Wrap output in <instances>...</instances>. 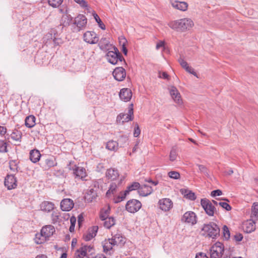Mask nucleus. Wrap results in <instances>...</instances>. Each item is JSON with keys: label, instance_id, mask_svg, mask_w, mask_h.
I'll use <instances>...</instances> for the list:
<instances>
[{"label": "nucleus", "instance_id": "obj_23", "mask_svg": "<svg viewBox=\"0 0 258 258\" xmlns=\"http://www.w3.org/2000/svg\"><path fill=\"white\" fill-rule=\"evenodd\" d=\"M103 251L106 253L110 254L113 251V248L115 247V244L111 241V238L105 239L102 242Z\"/></svg>", "mask_w": 258, "mask_h": 258}, {"label": "nucleus", "instance_id": "obj_47", "mask_svg": "<svg viewBox=\"0 0 258 258\" xmlns=\"http://www.w3.org/2000/svg\"><path fill=\"white\" fill-rule=\"evenodd\" d=\"M168 175L171 178L177 179L180 178V174L179 172L175 171H172L168 172Z\"/></svg>", "mask_w": 258, "mask_h": 258}, {"label": "nucleus", "instance_id": "obj_53", "mask_svg": "<svg viewBox=\"0 0 258 258\" xmlns=\"http://www.w3.org/2000/svg\"><path fill=\"white\" fill-rule=\"evenodd\" d=\"M141 133V130L140 129L139 125L136 123L135 126V130L134 132V136L135 137H138Z\"/></svg>", "mask_w": 258, "mask_h": 258}, {"label": "nucleus", "instance_id": "obj_32", "mask_svg": "<svg viewBox=\"0 0 258 258\" xmlns=\"http://www.w3.org/2000/svg\"><path fill=\"white\" fill-rule=\"evenodd\" d=\"M102 220L104 221V226L107 229L110 228L115 224V220L112 217H109Z\"/></svg>", "mask_w": 258, "mask_h": 258}, {"label": "nucleus", "instance_id": "obj_10", "mask_svg": "<svg viewBox=\"0 0 258 258\" xmlns=\"http://www.w3.org/2000/svg\"><path fill=\"white\" fill-rule=\"evenodd\" d=\"M83 39L84 41L91 44H96L99 41V38L97 34L94 31H88L84 34Z\"/></svg>", "mask_w": 258, "mask_h": 258}, {"label": "nucleus", "instance_id": "obj_44", "mask_svg": "<svg viewBox=\"0 0 258 258\" xmlns=\"http://www.w3.org/2000/svg\"><path fill=\"white\" fill-rule=\"evenodd\" d=\"M60 217L59 213L57 211H54L51 214V220L53 223H56L59 221Z\"/></svg>", "mask_w": 258, "mask_h": 258}, {"label": "nucleus", "instance_id": "obj_25", "mask_svg": "<svg viewBox=\"0 0 258 258\" xmlns=\"http://www.w3.org/2000/svg\"><path fill=\"white\" fill-rule=\"evenodd\" d=\"M73 201L70 199H65L60 203V208L63 211H69L74 207Z\"/></svg>", "mask_w": 258, "mask_h": 258}, {"label": "nucleus", "instance_id": "obj_42", "mask_svg": "<svg viewBox=\"0 0 258 258\" xmlns=\"http://www.w3.org/2000/svg\"><path fill=\"white\" fill-rule=\"evenodd\" d=\"M63 0H48L49 6L53 8L58 7L62 3Z\"/></svg>", "mask_w": 258, "mask_h": 258}, {"label": "nucleus", "instance_id": "obj_30", "mask_svg": "<svg viewBox=\"0 0 258 258\" xmlns=\"http://www.w3.org/2000/svg\"><path fill=\"white\" fill-rule=\"evenodd\" d=\"M52 31L54 32V31L52 30L51 33H49L46 35L45 37H44V41L46 39L48 40L49 38L53 39V41L55 45H58L62 43V41L60 38H56L55 36H52Z\"/></svg>", "mask_w": 258, "mask_h": 258}, {"label": "nucleus", "instance_id": "obj_28", "mask_svg": "<svg viewBox=\"0 0 258 258\" xmlns=\"http://www.w3.org/2000/svg\"><path fill=\"white\" fill-rule=\"evenodd\" d=\"M54 208V205L48 201H44L40 205V209L44 212H50L53 210Z\"/></svg>", "mask_w": 258, "mask_h": 258}, {"label": "nucleus", "instance_id": "obj_18", "mask_svg": "<svg viewBox=\"0 0 258 258\" xmlns=\"http://www.w3.org/2000/svg\"><path fill=\"white\" fill-rule=\"evenodd\" d=\"M113 76L115 80L121 81L124 80L126 76L125 70L122 67H117L113 72Z\"/></svg>", "mask_w": 258, "mask_h": 258}, {"label": "nucleus", "instance_id": "obj_58", "mask_svg": "<svg viewBox=\"0 0 258 258\" xmlns=\"http://www.w3.org/2000/svg\"><path fill=\"white\" fill-rule=\"evenodd\" d=\"M222 192L220 189L213 190L211 192V195L212 197L219 196L222 195Z\"/></svg>", "mask_w": 258, "mask_h": 258}, {"label": "nucleus", "instance_id": "obj_36", "mask_svg": "<svg viewBox=\"0 0 258 258\" xmlns=\"http://www.w3.org/2000/svg\"><path fill=\"white\" fill-rule=\"evenodd\" d=\"M140 186V184L139 182H134L127 187V188L124 191V192L126 195H127L131 191L135 190L136 189L139 190Z\"/></svg>", "mask_w": 258, "mask_h": 258}, {"label": "nucleus", "instance_id": "obj_52", "mask_svg": "<svg viewBox=\"0 0 258 258\" xmlns=\"http://www.w3.org/2000/svg\"><path fill=\"white\" fill-rule=\"evenodd\" d=\"M178 62L180 63V66L182 67V68L184 70H185L186 68H187L188 66H189L187 62L182 58H180L178 59Z\"/></svg>", "mask_w": 258, "mask_h": 258}, {"label": "nucleus", "instance_id": "obj_48", "mask_svg": "<svg viewBox=\"0 0 258 258\" xmlns=\"http://www.w3.org/2000/svg\"><path fill=\"white\" fill-rule=\"evenodd\" d=\"M177 152L175 149L172 148L170 151L169 158L170 160L171 161H173L176 160L177 157Z\"/></svg>", "mask_w": 258, "mask_h": 258}, {"label": "nucleus", "instance_id": "obj_14", "mask_svg": "<svg viewBox=\"0 0 258 258\" xmlns=\"http://www.w3.org/2000/svg\"><path fill=\"white\" fill-rule=\"evenodd\" d=\"M16 178L12 174H8L5 177L4 184L8 190L16 188L17 186Z\"/></svg>", "mask_w": 258, "mask_h": 258}, {"label": "nucleus", "instance_id": "obj_37", "mask_svg": "<svg viewBox=\"0 0 258 258\" xmlns=\"http://www.w3.org/2000/svg\"><path fill=\"white\" fill-rule=\"evenodd\" d=\"M110 211L109 206L104 208L100 212V218L101 220H104L105 218H109V215Z\"/></svg>", "mask_w": 258, "mask_h": 258}, {"label": "nucleus", "instance_id": "obj_39", "mask_svg": "<svg viewBox=\"0 0 258 258\" xmlns=\"http://www.w3.org/2000/svg\"><path fill=\"white\" fill-rule=\"evenodd\" d=\"M45 164L44 168L46 169L55 166L56 162L52 158H48L45 160Z\"/></svg>", "mask_w": 258, "mask_h": 258}, {"label": "nucleus", "instance_id": "obj_33", "mask_svg": "<svg viewBox=\"0 0 258 258\" xmlns=\"http://www.w3.org/2000/svg\"><path fill=\"white\" fill-rule=\"evenodd\" d=\"M48 240L41 233V232L36 233L34 238L35 242L37 244H41L44 243Z\"/></svg>", "mask_w": 258, "mask_h": 258}, {"label": "nucleus", "instance_id": "obj_20", "mask_svg": "<svg viewBox=\"0 0 258 258\" xmlns=\"http://www.w3.org/2000/svg\"><path fill=\"white\" fill-rule=\"evenodd\" d=\"M111 241L115 246L121 247L125 242V238L121 234L117 233L112 236Z\"/></svg>", "mask_w": 258, "mask_h": 258}, {"label": "nucleus", "instance_id": "obj_29", "mask_svg": "<svg viewBox=\"0 0 258 258\" xmlns=\"http://www.w3.org/2000/svg\"><path fill=\"white\" fill-rule=\"evenodd\" d=\"M41 154L38 150H32L30 152V159L33 163H36L39 161Z\"/></svg>", "mask_w": 258, "mask_h": 258}, {"label": "nucleus", "instance_id": "obj_27", "mask_svg": "<svg viewBox=\"0 0 258 258\" xmlns=\"http://www.w3.org/2000/svg\"><path fill=\"white\" fill-rule=\"evenodd\" d=\"M153 190L151 186L144 184L140 186L138 192L140 196L146 197L150 195L153 192Z\"/></svg>", "mask_w": 258, "mask_h": 258}, {"label": "nucleus", "instance_id": "obj_1", "mask_svg": "<svg viewBox=\"0 0 258 258\" xmlns=\"http://www.w3.org/2000/svg\"><path fill=\"white\" fill-rule=\"evenodd\" d=\"M168 26L177 32H184L190 30L194 26V23L191 19L184 18L171 21L168 23Z\"/></svg>", "mask_w": 258, "mask_h": 258}, {"label": "nucleus", "instance_id": "obj_40", "mask_svg": "<svg viewBox=\"0 0 258 258\" xmlns=\"http://www.w3.org/2000/svg\"><path fill=\"white\" fill-rule=\"evenodd\" d=\"M127 195L125 194L124 191L120 192L119 195L117 197H114L113 199V201L115 203H119L123 200H124L125 198V197Z\"/></svg>", "mask_w": 258, "mask_h": 258}, {"label": "nucleus", "instance_id": "obj_31", "mask_svg": "<svg viewBox=\"0 0 258 258\" xmlns=\"http://www.w3.org/2000/svg\"><path fill=\"white\" fill-rule=\"evenodd\" d=\"M118 148V143L113 140L109 141L106 145V148L110 151H116Z\"/></svg>", "mask_w": 258, "mask_h": 258}, {"label": "nucleus", "instance_id": "obj_15", "mask_svg": "<svg viewBox=\"0 0 258 258\" xmlns=\"http://www.w3.org/2000/svg\"><path fill=\"white\" fill-rule=\"evenodd\" d=\"M159 208L164 211H169L173 207V203L172 201L168 198H164L161 199L158 202Z\"/></svg>", "mask_w": 258, "mask_h": 258}, {"label": "nucleus", "instance_id": "obj_3", "mask_svg": "<svg viewBox=\"0 0 258 258\" xmlns=\"http://www.w3.org/2000/svg\"><path fill=\"white\" fill-rule=\"evenodd\" d=\"M113 51H109L106 54V58L112 64H121L125 63L124 59L116 47H113Z\"/></svg>", "mask_w": 258, "mask_h": 258}, {"label": "nucleus", "instance_id": "obj_24", "mask_svg": "<svg viewBox=\"0 0 258 258\" xmlns=\"http://www.w3.org/2000/svg\"><path fill=\"white\" fill-rule=\"evenodd\" d=\"M243 231L246 233H251L255 229V225L252 220H248L243 222L242 225Z\"/></svg>", "mask_w": 258, "mask_h": 258}, {"label": "nucleus", "instance_id": "obj_41", "mask_svg": "<svg viewBox=\"0 0 258 258\" xmlns=\"http://www.w3.org/2000/svg\"><path fill=\"white\" fill-rule=\"evenodd\" d=\"M93 16L94 17V18L95 19L96 22L98 23L99 27L102 30H105L106 27L105 25L103 23V22L101 21V19H100L98 15L95 13H94L93 14Z\"/></svg>", "mask_w": 258, "mask_h": 258}, {"label": "nucleus", "instance_id": "obj_45", "mask_svg": "<svg viewBox=\"0 0 258 258\" xmlns=\"http://www.w3.org/2000/svg\"><path fill=\"white\" fill-rule=\"evenodd\" d=\"M222 229L223 236L226 239H228L230 236V233L229 228L226 225H224L223 226Z\"/></svg>", "mask_w": 258, "mask_h": 258}, {"label": "nucleus", "instance_id": "obj_19", "mask_svg": "<svg viewBox=\"0 0 258 258\" xmlns=\"http://www.w3.org/2000/svg\"><path fill=\"white\" fill-rule=\"evenodd\" d=\"M70 170H72L70 168ZM73 173L76 176V178H79L83 179L87 175L86 171L85 168L82 167L77 166L75 165L74 167L72 168Z\"/></svg>", "mask_w": 258, "mask_h": 258}, {"label": "nucleus", "instance_id": "obj_46", "mask_svg": "<svg viewBox=\"0 0 258 258\" xmlns=\"http://www.w3.org/2000/svg\"><path fill=\"white\" fill-rule=\"evenodd\" d=\"M184 197L190 200H195L196 199V196L194 192L191 191H186L184 194Z\"/></svg>", "mask_w": 258, "mask_h": 258}, {"label": "nucleus", "instance_id": "obj_57", "mask_svg": "<svg viewBox=\"0 0 258 258\" xmlns=\"http://www.w3.org/2000/svg\"><path fill=\"white\" fill-rule=\"evenodd\" d=\"M158 74H159L158 77L160 78H162V79H167V80H169V76H168V75L167 74V73H166V72H161L159 71Z\"/></svg>", "mask_w": 258, "mask_h": 258}, {"label": "nucleus", "instance_id": "obj_64", "mask_svg": "<svg viewBox=\"0 0 258 258\" xmlns=\"http://www.w3.org/2000/svg\"><path fill=\"white\" fill-rule=\"evenodd\" d=\"M71 225L75 226L76 219L75 217H72L70 219Z\"/></svg>", "mask_w": 258, "mask_h": 258}, {"label": "nucleus", "instance_id": "obj_17", "mask_svg": "<svg viewBox=\"0 0 258 258\" xmlns=\"http://www.w3.org/2000/svg\"><path fill=\"white\" fill-rule=\"evenodd\" d=\"M170 4L173 8L183 12L186 11L188 6V4L185 2L175 0H170Z\"/></svg>", "mask_w": 258, "mask_h": 258}, {"label": "nucleus", "instance_id": "obj_2", "mask_svg": "<svg viewBox=\"0 0 258 258\" xmlns=\"http://www.w3.org/2000/svg\"><path fill=\"white\" fill-rule=\"evenodd\" d=\"M220 229L214 222L204 224L201 228V233L203 236L216 239L220 235Z\"/></svg>", "mask_w": 258, "mask_h": 258}, {"label": "nucleus", "instance_id": "obj_35", "mask_svg": "<svg viewBox=\"0 0 258 258\" xmlns=\"http://www.w3.org/2000/svg\"><path fill=\"white\" fill-rule=\"evenodd\" d=\"M22 137V133L18 130H14L10 135V138L13 141L20 142Z\"/></svg>", "mask_w": 258, "mask_h": 258}, {"label": "nucleus", "instance_id": "obj_8", "mask_svg": "<svg viewBox=\"0 0 258 258\" xmlns=\"http://www.w3.org/2000/svg\"><path fill=\"white\" fill-rule=\"evenodd\" d=\"M94 249L91 245L82 246L77 251V256L79 258H83L85 256L90 258V256L94 253Z\"/></svg>", "mask_w": 258, "mask_h": 258}, {"label": "nucleus", "instance_id": "obj_5", "mask_svg": "<svg viewBox=\"0 0 258 258\" xmlns=\"http://www.w3.org/2000/svg\"><path fill=\"white\" fill-rule=\"evenodd\" d=\"M224 250L223 244L217 242L210 248L211 258H221Z\"/></svg>", "mask_w": 258, "mask_h": 258}, {"label": "nucleus", "instance_id": "obj_38", "mask_svg": "<svg viewBox=\"0 0 258 258\" xmlns=\"http://www.w3.org/2000/svg\"><path fill=\"white\" fill-rule=\"evenodd\" d=\"M109 41L107 38H102L99 43V46L101 49L104 50L107 48L109 45Z\"/></svg>", "mask_w": 258, "mask_h": 258}, {"label": "nucleus", "instance_id": "obj_21", "mask_svg": "<svg viewBox=\"0 0 258 258\" xmlns=\"http://www.w3.org/2000/svg\"><path fill=\"white\" fill-rule=\"evenodd\" d=\"M55 229L52 225H48L43 226L40 232L47 238L48 240L49 238L52 236L55 232Z\"/></svg>", "mask_w": 258, "mask_h": 258}, {"label": "nucleus", "instance_id": "obj_50", "mask_svg": "<svg viewBox=\"0 0 258 258\" xmlns=\"http://www.w3.org/2000/svg\"><path fill=\"white\" fill-rule=\"evenodd\" d=\"M219 205L227 211L231 210V207L227 203L224 202H219Z\"/></svg>", "mask_w": 258, "mask_h": 258}, {"label": "nucleus", "instance_id": "obj_11", "mask_svg": "<svg viewBox=\"0 0 258 258\" xmlns=\"http://www.w3.org/2000/svg\"><path fill=\"white\" fill-rule=\"evenodd\" d=\"M181 221L191 225H194L197 222V217L194 212L187 211L183 214L181 218Z\"/></svg>", "mask_w": 258, "mask_h": 258}, {"label": "nucleus", "instance_id": "obj_43", "mask_svg": "<svg viewBox=\"0 0 258 258\" xmlns=\"http://www.w3.org/2000/svg\"><path fill=\"white\" fill-rule=\"evenodd\" d=\"M117 142L120 147H124L128 142V138L126 136H121L118 140Z\"/></svg>", "mask_w": 258, "mask_h": 258}, {"label": "nucleus", "instance_id": "obj_7", "mask_svg": "<svg viewBox=\"0 0 258 258\" xmlns=\"http://www.w3.org/2000/svg\"><path fill=\"white\" fill-rule=\"evenodd\" d=\"M130 106L127 113H120L117 116L116 121L118 123L122 124L123 123L131 121L133 119V105L132 104Z\"/></svg>", "mask_w": 258, "mask_h": 258}, {"label": "nucleus", "instance_id": "obj_49", "mask_svg": "<svg viewBox=\"0 0 258 258\" xmlns=\"http://www.w3.org/2000/svg\"><path fill=\"white\" fill-rule=\"evenodd\" d=\"M7 152V144L4 141H0V152Z\"/></svg>", "mask_w": 258, "mask_h": 258}, {"label": "nucleus", "instance_id": "obj_9", "mask_svg": "<svg viewBox=\"0 0 258 258\" xmlns=\"http://www.w3.org/2000/svg\"><path fill=\"white\" fill-rule=\"evenodd\" d=\"M141 207L142 204L139 201L133 199L127 202L125 208L128 212L131 213H135L138 211Z\"/></svg>", "mask_w": 258, "mask_h": 258}, {"label": "nucleus", "instance_id": "obj_59", "mask_svg": "<svg viewBox=\"0 0 258 258\" xmlns=\"http://www.w3.org/2000/svg\"><path fill=\"white\" fill-rule=\"evenodd\" d=\"M198 166L201 172H202L205 174H208L207 168L205 166L203 165H198Z\"/></svg>", "mask_w": 258, "mask_h": 258}, {"label": "nucleus", "instance_id": "obj_13", "mask_svg": "<svg viewBox=\"0 0 258 258\" xmlns=\"http://www.w3.org/2000/svg\"><path fill=\"white\" fill-rule=\"evenodd\" d=\"M105 176L107 179L111 182H116V180H120L121 177L119 176V173L117 169L112 168L106 170Z\"/></svg>", "mask_w": 258, "mask_h": 258}, {"label": "nucleus", "instance_id": "obj_55", "mask_svg": "<svg viewBox=\"0 0 258 258\" xmlns=\"http://www.w3.org/2000/svg\"><path fill=\"white\" fill-rule=\"evenodd\" d=\"M74 1L78 4L81 7L86 8L88 7L87 3L85 0H75Z\"/></svg>", "mask_w": 258, "mask_h": 258}, {"label": "nucleus", "instance_id": "obj_62", "mask_svg": "<svg viewBox=\"0 0 258 258\" xmlns=\"http://www.w3.org/2000/svg\"><path fill=\"white\" fill-rule=\"evenodd\" d=\"M7 131V128L5 126L0 125V136H4L6 134Z\"/></svg>", "mask_w": 258, "mask_h": 258}, {"label": "nucleus", "instance_id": "obj_6", "mask_svg": "<svg viewBox=\"0 0 258 258\" xmlns=\"http://www.w3.org/2000/svg\"><path fill=\"white\" fill-rule=\"evenodd\" d=\"M124 177L121 176L120 180H116V182H111L109 185V189L106 193V197L108 198L112 196H115L118 191L119 186L121 185Z\"/></svg>", "mask_w": 258, "mask_h": 258}, {"label": "nucleus", "instance_id": "obj_51", "mask_svg": "<svg viewBox=\"0 0 258 258\" xmlns=\"http://www.w3.org/2000/svg\"><path fill=\"white\" fill-rule=\"evenodd\" d=\"M118 39H119V43L121 46H126V44L127 43V41L124 36H121L119 37Z\"/></svg>", "mask_w": 258, "mask_h": 258}, {"label": "nucleus", "instance_id": "obj_60", "mask_svg": "<svg viewBox=\"0 0 258 258\" xmlns=\"http://www.w3.org/2000/svg\"><path fill=\"white\" fill-rule=\"evenodd\" d=\"M234 239L236 241H240L243 239V236L240 233H237L234 235Z\"/></svg>", "mask_w": 258, "mask_h": 258}, {"label": "nucleus", "instance_id": "obj_22", "mask_svg": "<svg viewBox=\"0 0 258 258\" xmlns=\"http://www.w3.org/2000/svg\"><path fill=\"white\" fill-rule=\"evenodd\" d=\"M119 96L121 100L127 102L132 98V92L128 88H123L120 90Z\"/></svg>", "mask_w": 258, "mask_h": 258}, {"label": "nucleus", "instance_id": "obj_16", "mask_svg": "<svg viewBox=\"0 0 258 258\" xmlns=\"http://www.w3.org/2000/svg\"><path fill=\"white\" fill-rule=\"evenodd\" d=\"M169 91L174 101L179 105L181 104L182 102V99L180 94L177 88L174 86H171L169 88Z\"/></svg>", "mask_w": 258, "mask_h": 258}, {"label": "nucleus", "instance_id": "obj_4", "mask_svg": "<svg viewBox=\"0 0 258 258\" xmlns=\"http://www.w3.org/2000/svg\"><path fill=\"white\" fill-rule=\"evenodd\" d=\"M201 204L208 216H213L215 214H217V211L216 207L209 200L207 199H201Z\"/></svg>", "mask_w": 258, "mask_h": 258}, {"label": "nucleus", "instance_id": "obj_12", "mask_svg": "<svg viewBox=\"0 0 258 258\" xmlns=\"http://www.w3.org/2000/svg\"><path fill=\"white\" fill-rule=\"evenodd\" d=\"M87 23V19L86 17L82 14H79L76 17L74 21V24L77 27V31H80L86 27Z\"/></svg>", "mask_w": 258, "mask_h": 258}, {"label": "nucleus", "instance_id": "obj_61", "mask_svg": "<svg viewBox=\"0 0 258 258\" xmlns=\"http://www.w3.org/2000/svg\"><path fill=\"white\" fill-rule=\"evenodd\" d=\"M195 258H208V257L206 253L200 252L197 253Z\"/></svg>", "mask_w": 258, "mask_h": 258}, {"label": "nucleus", "instance_id": "obj_34", "mask_svg": "<svg viewBox=\"0 0 258 258\" xmlns=\"http://www.w3.org/2000/svg\"><path fill=\"white\" fill-rule=\"evenodd\" d=\"M35 117L33 115H29L25 119V125L27 127L31 128L35 125Z\"/></svg>", "mask_w": 258, "mask_h": 258}, {"label": "nucleus", "instance_id": "obj_26", "mask_svg": "<svg viewBox=\"0 0 258 258\" xmlns=\"http://www.w3.org/2000/svg\"><path fill=\"white\" fill-rule=\"evenodd\" d=\"M98 229V226H93L88 229L87 232L83 235L84 240L86 241L91 240L96 236Z\"/></svg>", "mask_w": 258, "mask_h": 258}, {"label": "nucleus", "instance_id": "obj_56", "mask_svg": "<svg viewBox=\"0 0 258 258\" xmlns=\"http://www.w3.org/2000/svg\"><path fill=\"white\" fill-rule=\"evenodd\" d=\"M185 70L188 73L194 75L197 78H198V76L196 72L195 71L194 69L192 67H190L189 66H188L187 68H186Z\"/></svg>", "mask_w": 258, "mask_h": 258}, {"label": "nucleus", "instance_id": "obj_54", "mask_svg": "<svg viewBox=\"0 0 258 258\" xmlns=\"http://www.w3.org/2000/svg\"><path fill=\"white\" fill-rule=\"evenodd\" d=\"M252 214L255 216H258V204H253L252 208Z\"/></svg>", "mask_w": 258, "mask_h": 258}, {"label": "nucleus", "instance_id": "obj_63", "mask_svg": "<svg viewBox=\"0 0 258 258\" xmlns=\"http://www.w3.org/2000/svg\"><path fill=\"white\" fill-rule=\"evenodd\" d=\"M164 41H160L158 42L156 44V49H159L160 48L164 46Z\"/></svg>", "mask_w": 258, "mask_h": 258}]
</instances>
